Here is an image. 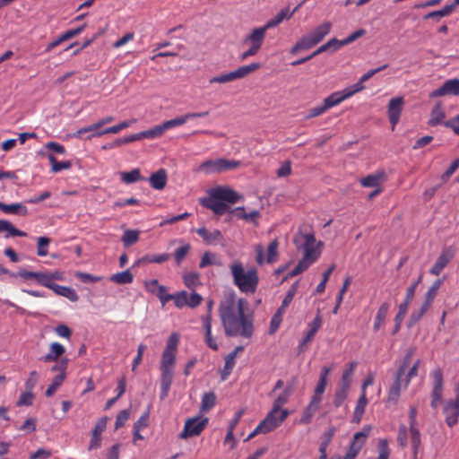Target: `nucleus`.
I'll use <instances>...</instances> for the list:
<instances>
[{"instance_id": "e433bc0d", "label": "nucleus", "mask_w": 459, "mask_h": 459, "mask_svg": "<svg viewBox=\"0 0 459 459\" xmlns=\"http://www.w3.org/2000/svg\"><path fill=\"white\" fill-rule=\"evenodd\" d=\"M48 159L51 164V171L58 173L64 169H69L72 167L70 160L58 161L53 154H48Z\"/></svg>"}, {"instance_id": "a878e982", "label": "nucleus", "mask_w": 459, "mask_h": 459, "mask_svg": "<svg viewBox=\"0 0 459 459\" xmlns=\"http://www.w3.org/2000/svg\"><path fill=\"white\" fill-rule=\"evenodd\" d=\"M65 348L63 344L54 342L49 345L48 352L41 358L44 362H54L60 360L59 359L65 354Z\"/></svg>"}, {"instance_id": "f03ea898", "label": "nucleus", "mask_w": 459, "mask_h": 459, "mask_svg": "<svg viewBox=\"0 0 459 459\" xmlns=\"http://www.w3.org/2000/svg\"><path fill=\"white\" fill-rule=\"evenodd\" d=\"M208 194L209 196L201 198L199 203L219 216L229 211L230 206L226 203L234 204L242 199V196L237 191L229 186L212 188Z\"/></svg>"}, {"instance_id": "c85d7f7f", "label": "nucleus", "mask_w": 459, "mask_h": 459, "mask_svg": "<svg viewBox=\"0 0 459 459\" xmlns=\"http://www.w3.org/2000/svg\"><path fill=\"white\" fill-rule=\"evenodd\" d=\"M403 376H400L396 373L395 379L388 392V396H387L388 402H391L394 403H397V401L400 397L401 390H402V386H403Z\"/></svg>"}, {"instance_id": "f3484780", "label": "nucleus", "mask_w": 459, "mask_h": 459, "mask_svg": "<svg viewBox=\"0 0 459 459\" xmlns=\"http://www.w3.org/2000/svg\"><path fill=\"white\" fill-rule=\"evenodd\" d=\"M455 255V252L451 247L444 248L437 257L435 264L430 268L429 273L433 275H439L444 268L450 263Z\"/></svg>"}, {"instance_id": "39448f33", "label": "nucleus", "mask_w": 459, "mask_h": 459, "mask_svg": "<svg viewBox=\"0 0 459 459\" xmlns=\"http://www.w3.org/2000/svg\"><path fill=\"white\" fill-rule=\"evenodd\" d=\"M176 364V354L170 352H162L160 360V399L163 400L169 395L170 386L174 377V367Z\"/></svg>"}, {"instance_id": "f257e3e1", "label": "nucleus", "mask_w": 459, "mask_h": 459, "mask_svg": "<svg viewBox=\"0 0 459 459\" xmlns=\"http://www.w3.org/2000/svg\"><path fill=\"white\" fill-rule=\"evenodd\" d=\"M247 308V300L238 298L234 290H230L224 292L218 310L227 336L250 338L253 335V320L245 314Z\"/></svg>"}, {"instance_id": "2eb2a0df", "label": "nucleus", "mask_w": 459, "mask_h": 459, "mask_svg": "<svg viewBox=\"0 0 459 459\" xmlns=\"http://www.w3.org/2000/svg\"><path fill=\"white\" fill-rule=\"evenodd\" d=\"M404 104L403 97H395L390 100L388 103V117L394 130L400 120Z\"/></svg>"}, {"instance_id": "4c0bfd02", "label": "nucleus", "mask_w": 459, "mask_h": 459, "mask_svg": "<svg viewBox=\"0 0 459 459\" xmlns=\"http://www.w3.org/2000/svg\"><path fill=\"white\" fill-rule=\"evenodd\" d=\"M231 212L235 213L238 219L247 221H255L260 216V212L258 211L254 210L250 212H246L244 207H236L231 211Z\"/></svg>"}, {"instance_id": "6e6552de", "label": "nucleus", "mask_w": 459, "mask_h": 459, "mask_svg": "<svg viewBox=\"0 0 459 459\" xmlns=\"http://www.w3.org/2000/svg\"><path fill=\"white\" fill-rule=\"evenodd\" d=\"M361 91V87L359 84H353L350 87H347L340 91H335L325 99L324 106L317 107V116L324 113L328 108H331L338 104H340L344 100L351 97L355 93Z\"/></svg>"}, {"instance_id": "680f3d73", "label": "nucleus", "mask_w": 459, "mask_h": 459, "mask_svg": "<svg viewBox=\"0 0 459 459\" xmlns=\"http://www.w3.org/2000/svg\"><path fill=\"white\" fill-rule=\"evenodd\" d=\"M36 281L46 288L50 289L54 282H51V278L48 273L46 272H36Z\"/></svg>"}, {"instance_id": "7c9ffc66", "label": "nucleus", "mask_w": 459, "mask_h": 459, "mask_svg": "<svg viewBox=\"0 0 459 459\" xmlns=\"http://www.w3.org/2000/svg\"><path fill=\"white\" fill-rule=\"evenodd\" d=\"M50 290L56 294L68 299L70 301L75 302L78 300L77 293L70 287L61 286L54 282Z\"/></svg>"}, {"instance_id": "58836bf2", "label": "nucleus", "mask_w": 459, "mask_h": 459, "mask_svg": "<svg viewBox=\"0 0 459 459\" xmlns=\"http://www.w3.org/2000/svg\"><path fill=\"white\" fill-rule=\"evenodd\" d=\"M455 6L454 4L444 6L442 9L437 11H433L427 13L424 16V19H435L439 21L440 18L449 15L454 10Z\"/></svg>"}, {"instance_id": "de8ad7c7", "label": "nucleus", "mask_w": 459, "mask_h": 459, "mask_svg": "<svg viewBox=\"0 0 459 459\" xmlns=\"http://www.w3.org/2000/svg\"><path fill=\"white\" fill-rule=\"evenodd\" d=\"M367 404H368V399H367L366 393L361 392V394L357 402V404H356V407L354 410V416H355V418L358 419V420H359L360 418L362 417Z\"/></svg>"}, {"instance_id": "79ce46f5", "label": "nucleus", "mask_w": 459, "mask_h": 459, "mask_svg": "<svg viewBox=\"0 0 459 459\" xmlns=\"http://www.w3.org/2000/svg\"><path fill=\"white\" fill-rule=\"evenodd\" d=\"M344 45L342 44V40H339L336 39H332L325 44L322 45L321 47L317 48V54L323 53V52H329L333 53Z\"/></svg>"}, {"instance_id": "393cba45", "label": "nucleus", "mask_w": 459, "mask_h": 459, "mask_svg": "<svg viewBox=\"0 0 459 459\" xmlns=\"http://www.w3.org/2000/svg\"><path fill=\"white\" fill-rule=\"evenodd\" d=\"M168 182V174L166 169H160L152 173L149 178L150 186L155 190H162Z\"/></svg>"}, {"instance_id": "a19ab883", "label": "nucleus", "mask_w": 459, "mask_h": 459, "mask_svg": "<svg viewBox=\"0 0 459 459\" xmlns=\"http://www.w3.org/2000/svg\"><path fill=\"white\" fill-rule=\"evenodd\" d=\"M121 180L126 184H133L140 180H144V178L141 176L139 169H134L128 172H122Z\"/></svg>"}, {"instance_id": "f704fd0d", "label": "nucleus", "mask_w": 459, "mask_h": 459, "mask_svg": "<svg viewBox=\"0 0 459 459\" xmlns=\"http://www.w3.org/2000/svg\"><path fill=\"white\" fill-rule=\"evenodd\" d=\"M140 238V230H126L121 241L126 247H131L135 244Z\"/></svg>"}, {"instance_id": "69168bd1", "label": "nucleus", "mask_w": 459, "mask_h": 459, "mask_svg": "<svg viewBox=\"0 0 459 459\" xmlns=\"http://www.w3.org/2000/svg\"><path fill=\"white\" fill-rule=\"evenodd\" d=\"M154 295L159 298L163 306L167 302L172 300V299L174 298V294L168 293L167 288L165 286H160Z\"/></svg>"}, {"instance_id": "ddd939ff", "label": "nucleus", "mask_w": 459, "mask_h": 459, "mask_svg": "<svg viewBox=\"0 0 459 459\" xmlns=\"http://www.w3.org/2000/svg\"><path fill=\"white\" fill-rule=\"evenodd\" d=\"M368 433L364 431L356 432L349 446L348 451L345 455L333 456L331 459H355L361 448L363 447Z\"/></svg>"}, {"instance_id": "49530a36", "label": "nucleus", "mask_w": 459, "mask_h": 459, "mask_svg": "<svg viewBox=\"0 0 459 459\" xmlns=\"http://www.w3.org/2000/svg\"><path fill=\"white\" fill-rule=\"evenodd\" d=\"M164 129L160 125H157L146 131L141 132L142 139H155L164 134Z\"/></svg>"}, {"instance_id": "2f4dec72", "label": "nucleus", "mask_w": 459, "mask_h": 459, "mask_svg": "<svg viewBox=\"0 0 459 459\" xmlns=\"http://www.w3.org/2000/svg\"><path fill=\"white\" fill-rule=\"evenodd\" d=\"M389 308H390V303L389 302H384L379 307V308H378V310L377 312V315H376V317H375L374 325H373V330L375 332L378 331L383 326V325L385 323V317H386V316L388 314Z\"/></svg>"}, {"instance_id": "4468645a", "label": "nucleus", "mask_w": 459, "mask_h": 459, "mask_svg": "<svg viewBox=\"0 0 459 459\" xmlns=\"http://www.w3.org/2000/svg\"><path fill=\"white\" fill-rule=\"evenodd\" d=\"M433 387L431 391V407L437 409L443 397V373L441 369H436L432 372Z\"/></svg>"}, {"instance_id": "a18cd8bd", "label": "nucleus", "mask_w": 459, "mask_h": 459, "mask_svg": "<svg viewBox=\"0 0 459 459\" xmlns=\"http://www.w3.org/2000/svg\"><path fill=\"white\" fill-rule=\"evenodd\" d=\"M191 250V246L188 243H185L184 245L178 247L174 254V259L178 265H180L183 260L186 257Z\"/></svg>"}, {"instance_id": "c9c22d12", "label": "nucleus", "mask_w": 459, "mask_h": 459, "mask_svg": "<svg viewBox=\"0 0 459 459\" xmlns=\"http://www.w3.org/2000/svg\"><path fill=\"white\" fill-rule=\"evenodd\" d=\"M109 280L117 284H128L133 282L134 275L129 270L112 274Z\"/></svg>"}, {"instance_id": "b1692460", "label": "nucleus", "mask_w": 459, "mask_h": 459, "mask_svg": "<svg viewBox=\"0 0 459 459\" xmlns=\"http://www.w3.org/2000/svg\"><path fill=\"white\" fill-rule=\"evenodd\" d=\"M195 232L203 238L206 245H214L223 239L222 233L219 230H208L205 227L199 228Z\"/></svg>"}, {"instance_id": "bf43d9fd", "label": "nucleus", "mask_w": 459, "mask_h": 459, "mask_svg": "<svg viewBox=\"0 0 459 459\" xmlns=\"http://www.w3.org/2000/svg\"><path fill=\"white\" fill-rule=\"evenodd\" d=\"M315 403H316V394H314L311 397L310 403H309L308 407L307 408V410L304 411V413L300 419L301 423H307L310 421V419H311L313 413L316 411Z\"/></svg>"}, {"instance_id": "6ab92c4d", "label": "nucleus", "mask_w": 459, "mask_h": 459, "mask_svg": "<svg viewBox=\"0 0 459 459\" xmlns=\"http://www.w3.org/2000/svg\"><path fill=\"white\" fill-rule=\"evenodd\" d=\"M269 28L270 24H265L263 27L254 29L250 34L244 39L243 42L261 49L265 38V33Z\"/></svg>"}, {"instance_id": "412c9836", "label": "nucleus", "mask_w": 459, "mask_h": 459, "mask_svg": "<svg viewBox=\"0 0 459 459\" xmlns=\"http://www.w3.org/2000/svg\"><path fill=\"white\" fill-rule=\"evenodd\" d=\"M207 115H208V111L198 112V113H195V112L186 113L183 116L177 117L173 119L167 120V121L163 122L161 124V126L164 129V132H166L167 130H169L171 128L184 125L189 119H193V118H196V117H206Z\"/></svg>"}, {"instance_id": "052dcab7", "label": "nucleus", "mask_w": 459, "mask_h": 459, "mask_svg": "<svg viewBox=\"0 0 459 459\" xmlns=\"http://www.w3.org/2000/svg\"><path fill=\"white\" fill-rule=\"evenodd\" d=\"M50 239L47 237H39L38 238L37 254L39 256H46L48 254V247Z\"/></svg>"}, {"instance_id": "13d9d810", "label": "nucleus", "mask_w": 459, "mask_h": 459, "mask_svg": "<svg viewBox=\"0 0 459 459\" xmlns=\"http://www.w3.org/2000/svg\"><path fill=\"white\" fill-rule=\"evenodd\" d=\"M293 14L290 13L289 9L281 10L272 21H269L266 24H270V28L281 23L284 19H290Z\"/></svg>"}, {"instance_id": "4d7b16f0", "label": "nucleus", "mask_w": 459, "mask_h": 459, "mask_svg": "<svg viewBox=\"0 0 459 459\" xmlns=\"http://www.w3.org/2000/svg\"><path fill=\"white\" fill-rule=\"evenodd\" d=\"M56 365L51 368V371H57V375H64V378L66 377V369L69 363V359L62 358L60 360L56 361Z\"/></svg>"}, {"instance_id": "864d4df0", "label": "nucleus", "mask_w": 459, "mask_h": 459, "mask_svg": "<svg viewBox=\"0 0 459 459\" xmlns=\"http://www.w3.org/2000/svg\"><path fill=\"white\" fill-rule=\"evenodd\" d=\"M170 257V255L168 253L160 254V255H146L142 258V261L144 263H156L161 264L168 261Z\"/></svg>"}, {"instance_id": "dca6fc26", "label": "nucleus", "mask_w": 459, "mask_h": 459, "mask_svg": "<svg viewBox=\"0 0 459 459\" xmlns=\"http://www.w3.org/2000/svg\"><path fill=\"white\" fill-rule=\"evenodd\" d=\"M445 95H459V79H449L444 84L430 92V98H437Z\"/></svg>"}, {"instance_id": "338daca9", "label": "nucleus", "mask_w": 459, "mask_h": 459, "mask_svg": "<svg viewBox=\"0 0 459 459\" xmlns=\"http://www.w3.org/2000/svg\"><path fill=\"white\" fill-rule=\"evenodd\" d=\"M390 449L385 439H380L378 443V457L377 459H389Z\"/></svg>"}, {"instance_id": "72a5a7b5", "label": "nucleus", "mask_w": 459, "mask_h": 459, "mask_svg": "<svg viewBox=\"0 0 459 459\" xmlns=\"http://www.w3.org/2000/svg\"><path fill=\"white\" fill-rule=\"evenodd\" d=\"M385 173L378 171L374 174L368 175L367 177L360 179V184L364 187H377L379 186L383 179Z\"/></svg>"}, {"instance_id": "0e129e2a", "label": "nucleus", "mask_w": 459, "mask_h": 459, "mask_svg": "<svg viewBox=\"0 0 459 459\" xmlns=\"http://www.w3.org/2000/svg\"><path fill=\"white\" fill-rule=\"evenodd\" d=\"M282 316H283V314L278 310L273 316L271 322H270V328H269L270 334H273L278 330L280 325L281 324Z\"/></svg>"}, {"instance_id": "9b49d317", "label": "nucleus", "mask_w": 459, "mask_h": 459, "mask_svg": "<svg viewBox=\"0 0 459 459\" xmlns=\"http://www.w3.org/2000/svg\"><path fill=\"white\" fill-rule=\"evenodd\" d=\"M278 240L273 239L267 247L266 255H264V248L262 245H256L255 247V262L259 265H263L264 263L273 264L278 259Z\"/></svg>"}, {"instance_id": "e2e57ef3", "label": "nucleus", "mask_w": 459, "mask_h": 459, "mask_svg": "<svg viewBox=\"0 0 459 459\" xmlns=\"http://www.w3.org/2000/svg\"><path fill=\"white\" fill-rule=\"evenodd\" d=\"M413 353H414L413 349L408 350V351L406 352V354H405V356H404V358L403 359L402 364L399 366V368L397 369L396 373L398 375H400V376H404L405 375V370H406L407 367L411 364Z\"/></svg>"}, {"instance_id": "09e8293b", "label": "nucleus", "mask_w": 459, "mask_h": 459, "mask_svg": "<svg viewBox=\"0 0 459 459\" xmlns=\"http://www.w3.org/2000/svg\"><path fill=\"white\" fill-rule=\"evenodd\" d=\"M235 359H236L235 354L229 353L226 356L224 368L221 372V379L222 380L227 379V377L230 375L231 370L233 369L235 363H236Z\"/></svg>"}, {"instance_id": "5fc2aeb1", "label": "nucleus", "mask_w": 459, "mask_h": 459, "mask_svg": "<svg viewBox=\"0 0 459 459\" xmlns=\"http://www.w3.org/2000/svg\"><path fill=\"white\" fill-rule=\"evenodd\" d=\"M431 303L424 300L420 307L417 310H414L411 315V321L413 323L418 322L425 313L429 309Z\"/></svg>"}, {"instance_id": "c03bdc74", "label": "nucleus", "mask_w": 459, "mask_h": 459, "mask_svg": "<svg viewBox=\"0 0 459 459\" xmlns=\"http://www.w3.org/2000/svg\"><path fill=\"white\" fill-rule=\"evenodd\" d=\"M316 334V319H314L313 321H311L309 323V329L306 334V336L301 340V342H299V351H304L307 348V345L308 342H310L313 339H314V336Z\"/></svg>"}, {"instance_id": "ea45409f", "label": "nucleus", "mask_w": 459, "mask_h": 459, "mask_svg": "<svg viewBox=\"0 0 459 459\" xmlns=\"http://www.w3.org/2000/svg\"><path fill=\"white\" fill-rule=\"evenodd\" d=\"M216 404V395L213 392L204 394L201 401V411L207 412Z\"/></svg>"}, {"instance_id": "a211bd4d", "label": "nucleus", "mask_w": 459, "mask_h": 459, "mask_svg": "<svg viewBox=\"0 0 459 459\" xmlns=\"http://www.w3.org/2000/svg\"><path fill=\"white\" fill-rule=\"evenodd\" d=\"M107 428V418L102 417L98 420L95 424V427L91 433V437L90 440V444L88 446V450H95L100 447L101 446V434L105 431Z\"/></svg>"}, {"instance_id": "aec40b11", "label": "nucleus", "mask_w": 459, "mask_h": 459, "mask_svg": "<svg viewBox=\"0 0 459 459\" xmlns=\"http://www.w3.org/2000/svg\"><path fill=\"white\" fill-rule=\"evenodd\" d=\"M84 28H85V25H82L77 28L71 29V30L65 31L64 33L59 35L56 39L52 40L51 42H49L47 45V47L45 48V52L48 53L51 50H53L54 48H56V47H58L63 42L67 41V40L78 36L79 34H81L83 31Z\"/></svg>"}, {"instance_id": "8fccbe9b", "label": "nucleus", "mask_w": 459, "mask_h": 459, "mask_svg": "<svg viewBox=\"0 0 459 459\" xmlns=\"http://www.w3.org/2000/svg\"><path fill=\"white\" fill-rule=\"evenodd\" d=\"M331 369L332 368L330 367H326V366L323 367L321 373H320L319 381L317 382V395L321 394L325 392V386L327 384V377H328Z\"/></svg>"}, {"instance_id": "6e6d98bb", "label": "nucleus", "mask_w": 459, "mask_h": 459, "mask_svg": "<svg viewBox=\"0 0 459 459\" xmlns=\"http://www.w3.org/2000/svg\"><path fill=\"white\" fill-rule=\"evenodd\" d=\"M178 342H179V337H178V333H174L170 334V336L167 340L166 348L163 351L176 354Z\"/></svg>"}, {"instance_id": "bb28decb", "label": "nucleus", "mask_w": 459, "mask_h": 459, "mask_svg": "<svg viewBox=\"0 0 459 459\" xmlns=\"http://www.w3.org/2000/svg\"><path fill=\"white\" fill-rule=\"evenodd\" d=\"M316 45V33H311L308 36L303 37L298 41L290 49V53L295 55L299 51L307 50Z\"/></svg>"}, {"instance_id": "cd10ccee", "label": "nucleus", "mask_w": 459, "mask_h": 459, "mask_svg": "<svg viewBox=\"0 0 459 459\" xmlns=\"http://www.w3.org/2000/svg\"><path fill=\"white\" fill-rule=\"evenodd\" d=\"M0 210L6 214H18L22 216L28 214V208L21 203L6 204L0 202Z\"/></svg>"}, {"instance_id": "774afa93", "label": "nucleus", "mask_w": 459, "mask_h": 459, "mask_svg": "<svg viewBox=\"0 0 459 459\" xmlns=\"http://www.w3.org/2000/svg\"><path fill=\"white\" fill-rule=\"evenodd\" d=\"M175 302V306L178 308H182L185 306H187V292L185 290H182L180 292H178L177 294H174V298L172 299Z\"/></svg>"}, {"instance_id": "9d476101", "label": "nucleus", "mask_w": 459, "mask_h": 459, "mask_svg": "<svg viewBox=\"0 0 459 459\" xmlns=\"http://www.w3.org/2000/svg\"><path fill=\"white\" fill-rule=\"evenodd\" d=\"M455 398L445 402L443 406V414L446 425L453 428L458 423L459 418V380L455 389Z\"/></svg>"}, {"instance_id": "f8f14e48", "label": "nucleus", "mask_w": 459, "mask_h": 459, "mask_svg": "<svg viewBox=\"0 0 459 459\" xmlns=\"http://www.w3.org/2000/svg\"><path fill=\"white\" fill-rule=\"evenodd\" d=\"M208 423V418L203 416H196L186 420L184 429L180 433L181 438H187L195 436H199L204 429Z\"/></svg>"}, {"instance_id": "603ef678", "label": "nucleus", "mask_w": 459, "mask_h": 459, "mask_svg": "<svg viewBox=\"0 0 459 459\" xmlns=\"http://www.w3.org/2000/svg\"><path fill=\"white\" fill-rule=\"evenodd\" d=\"M349 389L350 388L347 387V384H345V385H340V387L337 389L333 401L336 407L341 406L345 401L349 393Z\"/></svg>"}, {"instance_id": "c756f323", "label": "nucleus", "mask_w": 459, "mask_h": 459, "mask_svg": "<svg viewBox=\"0 0 459 459\" xmlns=\"http://www.w3.org/2000/svg\"><path fill=\"white\" fill-rule=\"evenodd\" d=\"M446 118V112L441 103H437L430 112V117L429 125L435 126L439 124L444 125V119Z\"/></svg>"}, {"instance_id": "473e14b6", "label": "nucleus", "mask_w": 459, "mask_h": 459, "mask_svg": "<svg viewBox=\"0 0 459 459\" xmlns=\"http://www.w3.org/2000/svg\"><path fill=\"white\" fill-rule=\"evenodd\" d=\"M6 232L5 238L9 237H25L24 231L17 230L10 221L0 219V233Z\"/></svg>"}, {"instance_id": "5701e85b", "label": "nucleus", "mask_w": 459, "mask_h": 459, "mask_svg": "<svg viewBox=\"0 0 459 459\" xmlns=\"http://www.w3.org/2000/svg\"><path fill=\"white\" fill-rule=\"evenodd\" d=\"M203 329L204 331V342L212 351H218L219 345L215 337L212 333V322L209 316L201 317Z\"/></svg>"}, {"instance_id": "3c124183", "label": "nucleus", "mask_w": 459, "mask_h": 459, "mask_svg": "<svg viewBox=\"0 0 459 459\" xmlns=\"http://www.w3.org/2000/svg\"><path fill=\"white\" fill-rule=\"evenodd\" d=\"M65 378H64V375H56L51 384L48 386L47 390H46V396L48 397H50L52 396L56 392V390L60 387V385H62V383L64 382Z\"/></svg>"}, {"instance_id": "37998d69", "label": "nucleus", "mask_w": 459, "mask_h": 459, "mask_svg": "<svg viewBox=\"0 0 459 459\" xmlns=\"http://www.w3.org/2000/svg\"><path fill=\"white\" fill-rule=\"evenodd\" d=\"M185 285L190 289L195 290L197 286L201 285L200 274L198 273H188L183 276Z\"/></svg>"}, {"instance_id": "20e7f679", "label": "nucleus", "mask_w": 459, "mask_h": 459, "mask_svg": "<svg viewBox=\"0 0 459 459\" xmlns=\"http://www.w3.org/2000/svg\"><path fill=\"white\" fill-rule=\"evenodd\" d=\"M294 243L299 250H302L303 258L288 273L290 277H294L308 268L316 259V239L312 233H299L295 236Z\"/></svg>"}, {"instance_id": "1a4fd4ad", "label": "nucleus", "mask_w": 459, "mask_h": 459, "mask_svg": "<svg viewBox=\"0 0 459 459\" xmlns=\"http://www.w3.org/2000/svg\"><path fill=\"white\" fill-rule=\"evenodd\" d=\"M292 394V387L286 386L281 394L273 402V409L268 414H272V420L277 422L279 427L281 422L288 417L289 411L287 410H281V407L289 401L290 396Z\"/></svg>"}, {"instance_id": "423d86ee", "label": "nucleus", "mask_w": 459, "mask_h": 459, "mask_svg": "<svg viewBox=\"0 0 459 459\" xmlns=\"http://www.w3.org/2000/svg\"><path fill=\"white\" fill-rule=\"evenodd\" d=\"M241 162L239 160H228L224 158L206 160L195 168V171L204 173L205 175L220 174L228 170L236 169L239 168Z\"/></svg>"}, {"instance_id": "4be33fe9", "label": "nucleus", "mask_w": 459, "mask_h": 459, "mask_svg": "<svg viewBox=\"0 0 459 459\" xmlns=\"http://www.w3.org/2000/svg\"><path fill=\"white\" fill-rule=\"evenodd\" d=\"M273 415L267 414V416L255 427V429L247 436L246 440H249L255 437L258 434H266L276 429L277 422L272 420Z\"/></svg>"}, {"instance_id": "7ed1b4c3", "label": "nucleus", "mask_w": 459, "mask_h": 459, "mask_svg": "<svg viewBox=\"0 0 459 459\" xmlns=\"http://www.w3.org/2000/svg\"><path fill=\"white\" fill-rule=\"evenodd\" d=\"M230 273L234 285L246 294H253L256 291L259 277L255 268L245 270L243 264L239 260H235L230 265Z\"/></svg>"}, {"instance_id": "0eeeda50", "label": "nucleus", "mask_w": 459, "mask_h": 459, "mask_svg": "<svg viewBox=\"0 0 459 459\" xmlns=\"http://www.w3.org/2000/svg\"><path fill=\"white\" fill-rule=\"evenodd\" d=\"M260 68V63H252L247 65L240 66L238 69L231 71L230 73L212 77L209 80V83H227L236 80L243 79Z\"/></svg>"}]
</instances>
